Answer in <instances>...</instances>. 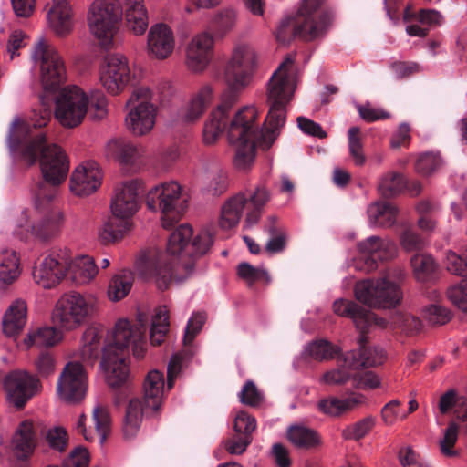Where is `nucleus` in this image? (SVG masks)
<instances>
[{
    "instance_id": "obj_1",
    "label": "nucleus",
    "mask_w": 467,
    "mask_h": 467,
    "mask_svg": "<svg viewBox=\"0 0 467 467\" xmlns=\"http://www.w3.org/2000/svg\"><path fill=\"white\" fill-rule=\"evenodd\" d=\"M258 65V54L255 48L247 43L234 46L224 68V79L227 89L220 97L217 107L205 120L202 130V141L211 146L216 143L229 123L232 108L238 100V94L250 82Z\"/></svg>"
},
{
    "instance_id": "obj_2",
    "label": "nucleus",
    "mask_w": 467,
    "mask_h": 467,
    "mask_svg": "<svg viewBox=\"0 0 467 467\" xmlns=\"http://www.w3.org/2000/svg\"><path fill=\"white\" fill-rule=\"evenodd\" d=\"M192 228L188 224L180 225L170 236L167 252L179 256L172 266L167 255L158 249H149L140 254L136 261V269L140 276L152 281L161 291L167 290L170 285L186 280L194 273V261L190 259V240Z\"/></svg>"
},
{
    "instance_id": "obj_3",
    "label": "nucleus",
    "mask_w": 467,
    "mask_h": 467,
    "mask_svg": "<svg viewBox=\"0 0 467 467\" xmlns=\"http://www.w3.org/2000/svg\"><path fill=\"white\" fill-rule=\"evenodd\" d=\"M326 0H301L294 17L281 21L276 39L287 43L296 36L311 41L323 36L332 25L334 14L325 6Z\"/></svg>"
},
{
    "instance_id": "obj_4",
    "label": "nucleus",
    "mask_w": 467,
    "mask_h": 467,
    "mask_svg": "<svg viewBox=\"0 0 467 467\" xmlns=\"http://www.w3.org/2000/svg\"><path fill=\"white\" fill-rule=\"evenodd\" d=\"M258 112L255 107L246 106L240 109L230 121L228 141L234 148V165L240 171L249 170L254 162L256 146L262 137L258 135L255 124Z\"/></svg>"
},
{
    "instance_id": "obj_5",
    "label": "nucleus",
    "mask_w": 467,
    "mask_h": 467,
    "mask_svg": "<svg viewBox=\"0 0 467 467\" xmlns=\"http://www.w3.org/2000/svg\"><path fill=\"white\" fill-rule=\"evenodd\" d=\"M404 277L405 273L402 268H389L380 277L357 282L354 287L355 297L371 308L396 307L403 298L401 284Z\"/></svg>"
},
{
    "instance_id": "obj_6",
    "label": "nucleus",
    "mask_w": 467,
    "mask_h": 467,
    "mask_svg": "<svg viewBox=\"0 0 467 467\" xmlns=\"http://www.w3.org/2000/svg\"><path fill=\"white\" fill-rule=\"evenodd\" d=\"M56 195L55 189L47 193L46 186L42 185L36 192L35 209L31 213L21 214L20 226L41 241L57 236L65 223L64 213L52 202Z\"/></svg>"
},
{
    "instance_id": "obj_7",
    "label": "nucleus",
    "mask_w": 467,
    "mask_h": 467,
    "mask_svg": "<svg viewBox=\"0 0 467 467\" xmlns=\"http://www.w3.org/2000/svg\"><path fill=\"white\" fill-rule=\"evenodd\" d=\"M96 312L94 296L70 291L57 299L51 313V319L54 326L59 329L71 331L84 325Z\"/></svg>"
},
{
    "instance_id": "obj_8",
    "label": "nucleus",
    "mask_w": 467,
    "mask_h": 467,
    "mask_svg": "<svg viewBox=\"0 0 467 467\" xmlns=\"http://www.w3.org/2000/svg\"><path fill=\"white\" fill-rule=\"evenodd\" d=\"M86 19L89 33L99 45L109 47L122 19L120 1L93 0L88 6Z\"/></svg>"
},
{
    "instance_id": "obj_9",
    "label": "nucleus",
    "mask_w": 467,
    "mask_h": 467,
    "mask_svg": "<svg viewBox=\"0 0 467 467\" xmlns=\"http://www.w3.org/2000/svg\"><path fill=\"white\" fill-rule=\"evenodd\" d=\"M31 57L39 69V79L46 90H55L67 79L64 57L47 40L40 38L34 46Z\"/></svg>"
},
{
    "instance_id": "obj_10",
    "label": "nucleus",
    "mask_w": 467,
    "mask_h": 467,
    "mask_svg": "<svg viewBox=\"0 0 467 467\" xmlns=\"http://www.w3.org/2000/svg\"><path fill=\"white\" fill-rule=\"evenodd\" d=\"M152 99L153 94L149 88L139 87L133 89L126 102L125 125L134 136H145L155 126L157 107Z\"/></svg>"
},
{
    "instance_id": "obj_11",
    "label": "nucleus",
    "mask_w": 467,
    "mask_h": 467,
    "mask_svg": "<svg viewBox=\"0 0 467 467\" xmlns=\"http://www.w3.org/2000/svg\"><path fill=\"white\" fill-rule=\"evenodd\" d=\"M182 186L176 182L161 183L151 188L146 195V205L161 213V224L170 228L182 216L185 210Z\"/></svg>"
},
{
    "instance_id": "obj_12",
    "label": "nucleus",
    "mask_w": 467,
    "mask_h": 467,
    "mask_svg": "<svg viewBox=\"0 0 467 467\" xmlns=\"http://www.w3.org/2000/svg\"><path fill=\"white\" fill-rule=\"evenodd\" d=\"M50 144L46 142V135L34 133L30 125L19 118L14 119L9 132V146L28 165L39 161L43 150Z\"/></svg>"
},
{
    "instance_id": "obj_13",
    "label": "nucleus",
    "mask_w": 467,
    "mask_h": 467,
    "mask_svg": "<svg viewBox=\"0 0 467 467\" xmlns=\"http://www.w3.org/2000/svg\"><path fill=\"white\" fill-rule=\"evenodd\" d=\"M88 97L82 88L67 86L56 99L55 118L64 128L78 127L88 113Z\"/></svg>"
},
{
    "instance_id": "obj_14",
    "label": "nucleus",
    "mask_w": 467,
    "mask_h": 467,
    "mask_svg": "<svg viewBox=\"0 0 467 467\" xmlns=\"http://www.w3.org/2000/svg\"><path fill=\"white\" fill-rule=\"evenodd\" d=\"M3 388L8 402L16 409L22 410L32 398L41 392L42 384L37 376L26 370L16 369L4 377Z\"/></svg>"
},
{
    "instance_id": "obj_15",
    "label": "nucleus",
    "mask_w": 467,
    "mask_h": 467,
    "mask_svg": "<svg viewBox=\"0 0 467 467\" xmlns=\"http://www.w3.org/2000/svg\"><path fill=\"white\" fill-rule=\"evenodd\" d=\"M69 267V250H55L35 263L32 276L35 283L44 289L57 286L66 277Z\"/></svg>"
},
{
    "instance_id": "obj_16",
    "label": "nucleus",
    "mask_w": 467,
    "mask_h": 467,
    "mask_svg": "<svg viewBox=\"0 0 467 467\" xmlns=\"http://www.w3.org/2000/svg\"><path fill=\"white\" fill-rule=\"evenodd\" d=\"M88 391V373L78 361L68 362L60 373L57 383L58 399L70 405L82 402Z\"/></svg>"
},
{
    "instance_id": "obj_17",
    "label": "nucleus",
    "mask_w": 467,
    "mask_h": 467,
    "mask_svg": "<svg viewBox=\"0 0 467 467\" xmlns=\"http://www.w3.org/2000/svg\"><path fill=\"white\" fill-rule=\"evenodd\" d=\"M146 327L142 319L138 324H131L128 319H119L113 329V342L106 347H112L113 353L128 356V348L133 346V355L136 358L141 359L145 356V335Z\"/></svg>"
},
{
    "instance_id": "obj_18",
    "label": "nucleus",
    "mask_w": 467,
    "mask_h": 467,
    "mask_svg": "<svg viewBox=\"0 0 467 467\" xmlns=\"http://www.w3.org/2000/svg\"><path fill=\"white\" fill-rule=\"evenodd\" d=\"M41 172L44 182L42 185L46 186L47 193L63 183L67 179L69 171V160L66 152L57 144H50L43 152L39 159Z\"/></svg>"
},
{
    "instance_id": "obj_19",
    "label": "nucleus",
    "mask_w": 467,
    "mask_h": 467,
    "mask_svg": "<svg viewBox=\"0 0 467 467\" xmlns=\"http://www.w3.org/2000/svg\"><path fill=\"white\" fill-rule=\"evenodd\" d=\"M130 68L126 57L110 55L99 67V82L111 95L120 94L130 81Z\"/></svg>"
},
{
    "instance_id": "obj_20",
    "label": "nucleus",
    "mask_w": 467,
    "mask_h": 467,
    "mask_svg": "<svg viewBox=\"0 0 467 467\" xmlns=\"http://www.w3.org/2000/svg\"><path fill=\"white\" fill-rule=\"evenodd\" d=\"M214 53V38L211 33L201 32L189 41L185 51V64L193 73L203 72L211 63Z\"/></svg>"
},
{
    "instance_id": "obj_21",
    "label": "nucleus",
    "mask_w": 467,
    "mask_h": 467,
    "mask_svg": "<svg viewBox=\"0 0 467 467\" xmlns=\"http://www.w3.org/2000/svg\"><path fill=\"white\" fill-rule=\"evenodd\" d=\"M140 183L131 180L118 184L111 199L110 209L116 218L127 220L139 210Z\"/></svg>"
},
{
    "instance_id": "obj_22",
    "label": "nucleus",
    "mask_w": 467,
    "mask_h": 467,
    "mask_svg": "<svg viewBox=\"0 0 467 467\" xmlns=\"http://www.w3.org/2000/svg\"><path fill=\"white\" fill-rule=\"evenodd\" d=\"M358 248L360 253L367 255L363 270L372 272L377 269V257L379 260H390L397 256L398 247L395 242L389 238L370 236L358 243Z\"/></svg>"
},
{
    "instance_id": "obj_23",
    "label": "nucleus",
    "mask_w": 467,
    "mask_h": 467,
    "mask_svg": "<svg viewBox=\"0 0 467 467\" xmlns=\"http://www.w3.org/2000/svg\"><path fill=\"white\" fill-rule=\"evenodd\" d=\"M292 65L293 59L286 57L274 72L267 87V103L288 104L292 99L296 88L288 74Z\"/></svg>"
},
{
    "instance_id": "obj_24",
    "label": "nucleus",
    "mask_w": 467,
    "mask_h": 467,
    "mask_svg": "<svg viewBox=\"0 0 467 467\" xmlns=\"http://www.w3.org/2000/svg\"><path fill=\"white\" fill-rule=\"evenodd\" d=\"M101 180L102 173L99 165L93 161H86L73 171L70 190L75 195L87 196L99 189Z\"/></svg>"
},
{
    "instance_id": "obj_25",
    "label": "nucleus",
    "mask_w": 467,
    "mask_h": 467,
    "mask_svg": "<svg viewBox=\"0 0 467 467\" xmlns=\"http://www.w3.org/2000/svg\"><path fill=\"white\" fill-rule=\"evenodd\" d=\"M175 37L171 28L163 23L151 26L147 36V52L158 60L168 58L174 50Z\"/></svg>"
},
{
    "instance_id": "obj_26",
    "label": "nucleus",
    "mask_w": 467,
    "mask_h": 467,
    "mask_svg": "<svg viewBox=\"0 0 467 467\" xmlns=\"http://www.w3.org/2000/svg\"><path fill=\"white\" fill-rule=\"evenodd\" d=\"M46 8L47 23L52 31L58 36H68L74 26V10L70 0H51Z\"/></svg>"
},
{
    "instance_id": "obj_27",
    "label": "nucleus",
    "mask_w": 467,
    "mask_h": 467,
    "mask_svg": "<svg viewBox=\"0 0 467 467\" xmlns=\"http://www.w3.org/2000/svg\"><path fill=\"white\" fill-rule=\"evenodd\" d=\"M112 347H105L102 353L101 366L106 374V381L111 388L123 386L129 379L130 369L128 356L113 353Z\"/></svg>"
},
{
    "instance_id": "obj_28",
    "label": "nucleus",
    "mask_w": 467,
    "mask_h": 467,
    "mask_svg": "<svg viewBox=\"0 0 467 467\" xmlns=\"http://www.w3.org/2000/svg\"><path fill=\"white\" fill-rule=\"evenodd\" d=\"M122 17L126 29L134 36H142L149 27V13L144 0H122Z\"/></svg>"
},
{
    "instance_id": "obj_29",
    "label": "nucleus",
    "mask_w": 467,
    "mask_h": 467,
    "mask_svg": "<svg viewBox=\"0 0 467 467\" xmlns=\"http://www.w3.org/2000/svg\"><path fill=\"white\" fill-rule=\"evenodd\" d=\"M92 417L95 423V431L87 430V416L84 413L79 416L77 430L87 441H93L98 438L99 442L103 443L111 427V418L108 407L100 404L97 405L93 410Z\"/></svg>"
},
{
    "instance_id": "obj_30",
    "label": "nucleus",
    "mask_w": 467,
    "mask_h": 467,
    "mask_svg": "<svg viewBox=\"0 0 467 467\" xmlns=\"http://www.w3.org/2000/svg\"><path fill=\"white\" fill-rule=\"evenodd\" d=\"M367 338L361 335L358 339V350L349 351L344 356L345 366L350 369L371 368L380 365L385 360L384 351L379 348H367Z\"/></svg>"
},
{
    "instance_id": "obj_31",
    "label": "nucleus",
    "mask_w": 467,
    "mask_h": 467,
    "mask_svg": "<svg viewBox=\"0 0 467 467\" xmlns=\"http://www.w3.org/2000/svg\"><path fill=\"white\" fill-rule=\"evenodd\" d=\"M11 447L18 459H26L36 447V429L32 420H24L17 425L11 440Z\"/></svg>"
},
{
    "instance_id": "obj_32",
    "label": "nucleus",
    "mask_w": 467,
    "mask_h": 467,
    "mask_svg": "<svg viewBox=\"0 0 467 467\" xmlns=\"http://www.w3.org/2000/svg\"><path fill=\"white\" fill-rule=\"evenodd\" d=\"M164 376L157 369L150 370L143 381V398L145 408L158 413L161 410L164 396Z\"/></svg>"
},
{
    "instance_id": "obj_33",
    "label": "nucleus",
    "mask_w": 467,
    "mask_h": 467,
    "mask_svg": "<svg viewBox=\"0 0 467 467\" xmlns=\"http://www.w3.org/2000/svg\"><path fill=\"white\" fill-rule=\"evenodd\" d=\"M269 111L265 119V130H258V135L262 137L260 145L263 150H268L275 142L277 133L285 122L286 106L285 103L272 104L268 103Z\"/></svg>"
},
{
    "instance_id": "obj_34",
    "label": "nucleus",
    "mask_w": 467,
    "mask_h": 467,
    "mask_svg": "<svg viewBox=\"0 0 467 467\" xmlns=\"http://www.w3.org/2000/svg\"><path fill=\"white\" fill-rule=\"evenodd\" d=\"M144 153L143 147L136 145L125 139L110 140L106 145L107 157L121 164H130Z\"/></svg>"
},
{
    "instance_id": "obj_35",
    "label": "nucleus",
    "mask_w": 467,
    "mask_h": 467,
    "mask_svg": "<svg viewBox=\"0 0 467 467\" xmlns=\"http://www.w3.org/2000/svg\"><path fill=\"white\" fill-rule=\"evenodd\" d=\"M365 402V397L353 393L348 398L339 399L330 396L318 401L317 407L323 413L331 417H339L354 410Z\"/></svg>"
},
{
    "instance_id": "obj_36",
    "label": "nucleus",
    "mask_w": 467,
    "mask_h": 467,
    "mask_svg": "<svg viewBox=\"0 0 467 467\" xmlns=\"http://www.w3.org/2000/svg\"><path fill=\"white\" fill-rule=\"evenodd\" d=\"M27 320V304L16 299L8 306L3 317V331L7 337H16L22 332Z\"/></svg>"
},
{
    "instance_id": "obj_37",
    "label": "nucleus",
    "mask_w": 467,
    "mask_h": 467,
    "mask_svg": "<svg viewBox=\"0 0 467 467\" xmlns=\"http://www.w3.org/2000/svg\"><path fill=\"white\" fill-rule=\"evenodd\" d=\"M245 196L247 198L245 223L247 226H253L259 222L265 205L271 200V193L265 184H259L249 191Z\"/></svg>"
},
{
    "instance_id": "obj_38",
    "label": "nucleus",
    "mask_w": 467,
    "mask_h": 467,
    "mask_svg": "<svg viewBox=\"0 0 467 467\" xmlns=\"http://www.w3.org/2000/svg\"><path fill=\"white\" fill-rule=\"evenodd\" d=\"M144 412H152L151 410L146 409L142 400L139 398L131 399L125 410L122 431L125 440H131L139 433Z\"/></svg>"
},
{
    "instance_id": "obj_39",
    "label": "nucleus",
    "mask_w": 467,
    "mask_h": 467,
    "mask_svg": "<svg viewBox=\"0 0 467 467\" xmlns=\"http://www.w3.org/2000/svg\"><path fill=\"white\" fill-rule=\"evenodd\" d=\"M247 198L244 192H239L228 199L222 206L219 226L223 230H229L235 227L243 215L244 210H246Z\"/></svg>"
},
{
    "instance_id": "obj_40",
    "label": "nucleus",
    "mask_w": 467,
    "mask_h": 467,
    "mask_svg": "<svg viewBox=\"0 0 467 467\" xmlns=\"http://www.w3.org/2000/svg\"><path fill=\"white\" fill-rule=\"evenodd\" d=\"M214 100V90L211 85L202 86L192 97L184 109L182 117L187 122L199 119Z\"/></svg>"
},
{
    "instance_id": "obj_41",
    "label": "nucleus",
    "mask_w": 467,
    "mask_h": 467,
    "mask_svg": "<svg viewBox=\"0 0 467 467\" xmlns=\"http://www.w3.org/2000/svg\"><path fill=\"white\" fill-rule=\"evenodd\" d=\"M99 269L92 257L80 256L74 260L69 252V267L67 273H70L72 280L77 285H87L90 283L98 275Z\"/></svg>"
},
{
    "instance_id": "obj_42",
    "label": "nucleus",
    "mask_w": 467,
    "mask_h": 467,
    "mask_svg": "<svg viewBox=\"0 0 467 467\" xmlns=\"http://www.w3.org/2000/svg\"><path fill=\"white\" fill-rule=\"evenodd\" d=\"M398 213L397 206L387 202H374L368 208L369 221L384 228H389L395 224Z\"/></svg>"
},
{
    "instance_id": "obj_43",
    "label": "nucleus",
    "mask_w": 467,
    "mask_h": 467,
    "mask_svg": "<svg viewBox=\"0 0 467 467\" xmlns=\"http://www.w3.org/2000/svg\"><path fill=\"white\" fill-rule=\"evenodd\" d=\"M21 274L20 261L16 253L5 249L0 252V283L9 285L16 282Z\"/></svg>"
},
{
    "instance_id": "obj_44",
    "label": "nucleus",
    "mask_w": 467,
    "mask_h": 467,
    "mask_svg": "<svg viewBox=\"0 0 467 467\" xmlns=\"http://www.w3.org/2000/svg\"><path fill=\"white\" fill-rule=\"evenodd\" d=\"M287 439L299 449H311L320 444L317 432L305 425L295 424L287 430Z\"/></svg>"
},
{
    "instance_id": "obj_45",
    "label": "nucleus",
    "mask_w": 467,
    "mask_h": 467,
    "mask_svg": "<svg viewBox=\"0 0 467 467\" xmlns=\"http://www.w3.org/2000/svg\"><path fill=\"white\" fill-rule=\"evenodd\" d=\"M103 338V330L99 327H88L82 336L80 356L85 362H93L99 354L100 343Z\"/></svg>"
},
{
    "instance_id": "obj_46",
    "label": "nucleus",
    "mask_w": 467,
    "mask_h": 467,
    "mask_svg": "<svg viewBox=\"0 0 467 467\" xmlns=\"http://www.w3.org/2000/svg\"><path fill=\"white\" fill-rule=\"evenodd\" d=\"M59 338V333L54 327H41L30 329L24 339V343L27 348L33 346L47 348L55 346Z\"/></svg>"
},
{
    "instance_id": "obj_47",
    "label": "nucleus",
    "mask_w": 467,
    "mask_h": 467,
    "mask_svg": "<svg viewBox=\"0 0 467 467\" xmlns=\"http://www.w3.org/2000/svg\"><path fill=\"white\" fill-rule=\"evenodd\" d=\"M119 218H109L99 231V239L101 244H109L119 242L122 239L124 233L129 230L130 223L119 221Z\"/></svg>"
},
{
    "instance_id": "obj_48",
    "label": "nucleus",
    "mask_w": 467,
    "mask_h": 467,
    "mask_svg": "<svg viewBox=\"0 0 467 467\" xmlns=\"http://www.w3.org/2000/svg\"><path fill=\"white\" fill-rule=\"evenodd\" d=\"M338 352V348L331 342L319 339L310 342L305 348L303 356L306 359L311 358L317 361L332 359Z\"/></svg>"
},
{
    "instance_id": "obj_49",
    "label": "nucleus",
    "mask_w": 467,
    "mask_h": 467,
    "mask_svg": "<svg viewBox=\"0 0 467 467\" xmlns=\"http://www.w3.org/2000/svg\"><path fill=\"white\" fill-rule=\"evenodd\" d=\"M399 242L401 248L407 253L422 250L426 242L423 237L413 228L410 223H401Z\"/></svg>"
},
{
    "instance_id": "obj_50",
    "label": "nucleus",
    "mask_w": 467,
    "mask_h": 467,
    "mask_svg": "<svg viewBox=\"0 0 467 467\" xmlns=\"http://www.w3.org/2000/svg\"><path fill=\"white\" fill-rule=\"evenodd\" d=\"M168 329V310L165 306L159 307L152 317V323L150 331V340L151 345L160 346L164 341Z\"/></svg>"
},
{
    "instance_id": "obj_51",
    "label": "nucleus",
    "mask_w": 467,
    "mask_h": 467,
    "mask_svg": "<svg viewBox=\"0 0 467 467\" xmlns=\"http://www.w3.org/2000/svg\"><path fill=\"white\" fill-rule=\"evenodd\" d=\"M415 278L420 282H426L436 270V264L431 254H415L410 258Z\"/></svg>"
},
{
    "instance_id": "obj_52",
    "label": "nucleus",
    "mask_w": 467,
    "mask_h": 467,
    "mask_svg": "<svg viewBox=\"0 0 467 467\" xmlns=\"http://www.w3.org/2000/svg\"><path fill=\"white\" fill-rule=\"evenodd\" d=\"M133 277L130 272L123 271L112 277L109 288L108 296L112 301H119L124 298L131 289Z\"/></svg>"
},
{
    "instance_id": "obj_53",
    "label": "nucleus",
    "mask_w": 467,
    "mask_h": 467,
    "mask_svg": "<svg viewBox=\"0 0 467 467\" xmlns=\"http://www.w3.org/2000/svg\"><path fill=\"white\" fill-rule=\"evenodd\" d=\"M459 426L450 422L444 430L442 437L438 441L440 453L445 458H457L460 455L455 445L458 440Z\"/></svg>"
},
{
    "instance_id": "obj_54",
    "label": "nucleus",
    "mask_w": 467,
    "mask_h": 467,
    "mask_svg": "<svg viewBox=\"0 0 467 467\" xmlns=\"http://www.w3.org/2000/svg\"><path fill=\"white\" fill-rule=\"evenodd\" d=\"M390 327L399 328L402 332L412 335L418 333L421 327V320L410 313L396 312L391 316Z\"/></svg>"
},
{
    "instance_id": "obj_55",
    "label": "nucleus",
    "mask_w": 467,
    "mask_h": 467,
    "mask_svg": "<svg viewBox=\"0 0 467 467\" xmlns=\"http://www.w3.org/2000/svg\"><path fill=\"white\" fill-rule=\"evenodd\" d=\"M404 188V180L398 172H389L382 176L378 190L383 197L390 198L399 194Z\"/></svg>"
},
{
    "instance_id": "obj_56",
    "label": "nucleus",
    "mask_w": 467,
    "mask_h": 467,
    "mask_svg": "<svg viewBox=\"0 0 467 467\" xmlns=\"http://www.w3.org/2000/svg\"><path fill=\"white\" fill-rule=\"evenodd\" d=\"M237 274L248 285H252L254 283L268 285L271 280L265 269L254 267L248 263L240 264L237 267Z\"/></svg>"
},
{
    "instance_id": "obj_57",
    "label": "nucleus",
    "mask_w": 467,
    "mask_h": 467,
    "mask_svg": "<svg viewBox=\"0 0 467 467\" xmlns=\"http://www.w3.org/2000/svg\"><path fill=\"white\" fill-rule=\"evenodd\" d=\"M442 165V160L438 153L425 152L416 160L415 171L422 176H430Z\"/></svg>"
},
{
    "instance_id": "obj_58",
    "label": "nucleus",
    "mask_w": 467,
    "mask_h": 467,
    "mask_svg": "<svg viewBox=\"0 0 467 467\" xmlns=\"http://www.w3.org/2000/svg\"><path fill=\"white\" fill-rule=\"evenodd\" d=\"M27 36L22 30H14L5 42V56L10 61L21 56V51L26 47Z\"/></svg>"
},
{
    "instance_id": "obj_59",
    "label": "nucleus",
    "mask_w": 467,
    "mask_h": 467,
    "mask_svg": "<svg viewBox=\"0 0 467 467\" xmlns=\"http://www.w3.org/2000/svg\"><path fill=\"white\" fill-rule=\"evenodd\" d=\"M375 425V420L369 416L363 420L346 427L342 431V437L345 440L358 441L366 436Z\"/></svg>"
},
{
    "instance_id": "obj_60",
    "label": "nucleus",
    "mask_w": 467,
    "mask_h": 467,
    "mask_svg": "<svg viewBox=\"0 0 467 467\" xmlns=\"http://www.w3.org/2000/svg\"><path fill=\"white\" fill-rule=\"evenodd\" d=\"M333 310L338 316L351 318L358 327L361 320L363 307L353 301L339 299L334 302Z\"/></svg>"
},
{
    "instance_id": "obj_61",
    "label": "nucleus",
    "mask_w": 467,
    "mask_h": 467,
    "mask_svg": "<svg viewBox=\"0 0 467 467\" xmlns=\"http://www.w3.org/2000/svg\"><path fill=\"white\" fill-rule=\"evenodd\" d=\"M348 148L355 164L358 166H363L366 161V157L363 152L360 129L358 127H351L348 130Z\"/></svg>"
},
{
    "instance_id": "obj_62",
    "label": "nucleus",
    "mask_w": 467,
    "mask_h": 467,
    "mask_svg": "<svg viewBox=\"0 0 467 467\" xmlns=\"http://www.w3.org/2000/svg\"><path fill=\"white\" fill-rule=\"evenodd\" d=\"M213 243V237L208 231L200 232L192 242H190V251L192 255L190 259L195 262L197 258L204 255L211 248Z\"/></svg>"
},
{
    "instance_id": "obj_63",
    "label": "nucleus",
    "mask_w": 467,
    "mask_h": 467,
    "mask_svg": "<svg viewBox=\"0 0 467 467\" xmlns=\"http://www.w3.org/2000/svg\"><path fill=\"white\" fill-rule=\"evenodd\" d=\"M237 16L233 9L220 11L213 19L214 27L218 34L223 36L233 30L236 25Z\"/></svg>"
},
{
    "instance_id": "obj_64",
    "label": "nucleus",
    "mask_w": 467,
    "mask_h": 467,
    "mask_svg": "<svg viewBox=\"0 0 467 467\" xmlns=\"http://www.w3.org/2000/svg\"><path fill=\"white\" fill-rule=\"evenodd\" d=\"M447 296L454 306L467 312V279H462L458 285L451 286Z\"/></svg>"
}]
</instances>
